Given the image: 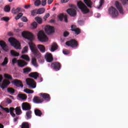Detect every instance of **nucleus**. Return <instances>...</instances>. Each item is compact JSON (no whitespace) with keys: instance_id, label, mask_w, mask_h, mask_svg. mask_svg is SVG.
Masks as SVG:
<instances>
[{"instance_id":"338daca9","label":"nucleus","mask_w":128,"mask_h":128,"mask_svg":"<svg viewBox=\"0 0 128 128\" xmlns=\"http://www.w3.org/2000/svg\"><path fill=\"white\" fill-rule=\"evenodd\" d=\"M18 26L20 28H22L24 26V23H19Z\"/></svg>"},{"instance_id":"49530a36","label":"nucleus","mask_w":128,"mask_h":128,"mask_svg":"<svg viewBox=\"0 0 128 128\" xmlns=\"http://www.w3.org/2000/svg\"><path fill=\"white\" fill-rule=\"evenodd\" d=\"M24 14L22 12L19 13L15 18V20H20V18L22 17V16H23Z\"/></svg>"},{"instance_id":"7c9ffc66","label":"nucleus","mask_w":128,"mask_h":128,"mask_svg":"<svg viewBox=\"0 0 128 128\" xmlns=\"http://www.w3.org/2000/svg\"><path fill=\"white\" fill-rule=\"evenodd\" d=\"M10 53L12 56H20V54L18 52H16V51L14 50H11Z\"/></svg>"},{"instance_id":"6ab92c4d","label":"nucleus","mask_w":128,"mask_h":128,"mask_svg":"<svg viewBox=\"0 0 128 128\" xmlns=\"http://www.w3.org/2000/svg\"><path fill=\"white\" fill-rule=\"evenodd\" d=\"M66 12L71 16H75L76 15V10L74 8H69L67 10Z\"/></svg>"},{"instance_id":"0e129e2a","label":"nucleus","mask_w":128,"mask_h":128,"mask_svg":"<svg viewBox=\"0 0 128 128\" xmlns=\"http://www.w3.org/2000/svg\"><path fill=\"white\" fill-rule=\"evenodd\" d=\"M68 2V0H61L62 4Z\"/></svg>"},{"instance_id":"e2e57ef3","label":"nucleus","mask_w":128,"mask_h":128,"mask_svg":"<svg viewBox=\"0 0 128 128\" xmlns=\"http://www.w3.org/2000/svg\"><path fill=\"white\" fill-rule=\"evenodd\" d=\"M52 2H54V0H48V4H52Z\"/></svg>"},{"instance_id":"cd10ccee","label":"nucleus","mask_w":128,"mask_h":128,"mask_svg":"<svg viewBox=\"0 0 128 128\" xmlns=\"http://www.w3.org/2000/svg\"><path fill=\"white\" fill-rule=\"evenodd\" d=\"M32 112L30 110H28V112H26V116L27 118V120H30V118H32Z\"/></svg>"},{"instance_id":"13d9d810","label":"nucleus","mask_w":128,"mask_h":128,"mask_svg":"<svg viewBox=\"0 0 128 128\" xmlns=\"http://www.w3.org/2000/svg\"><path fill=\"white\" fill-rule=\"evenodd\" d=\"M121 0L123 3V4H128V0Z\"/></svg>"},{"instance_id":"774afa93","label":"nucleus","mask_w":128,"mask_h":128,"mask_svg":"<svg viewBox=\"0 0 128 128\" xmlns=\"http://www.w3.org/2000/svg\"><path fill=\"white\" fill-rule=\"evenodd\" d=\"M18 120V117H16V118H14V122H16Z\"/></svg>"},{"instance_id":"4d7b16f0","label":"nucleus","mask_w":128,"mask_h":128,"mask_svg":"<svg viewBox=\"0 0 128 128\" xmlns=\"http://www.w3.org/2000/svg\"><path fill=\"white\" fill-rule=\"evenodd\" d=\"M68 34H70V33H68V32L66 31L64 33V38H66V36H68Z\"/></svg>"},{"instance_id":"f3484780","label":"nucleus","mask_w":128,"mask_h":128,"mask_svg":"<svg viewBox=\"0 0 128 128\" xmlns=\"http://www.w3.org/2000/svg\"><path fill=\"white\" fill-rule=\"evenodd\" d=\"M18 66L19 68H24L26 66H28V62L22 60H18Z\"/></svg>"},{"instance_id":"a18cd8bd","label":"nucleus","mask_w":128,"mask_h":128,"mask_svg":"<svg viewBox=\"0 0 128 128\" xmlns=\"http://www.w3.org/2000/svg\"><path fill=\"white\" fill-rule=\"evenodd\" d=\"M4 12H8L10 11V8L8 6H6L4 8Z\"/></svg>"},{"instance_id":"ddd939ff","label":"nucleus","mask_w":128,"mask_h":128,"mask_svg":"<svg viewBox=\"0 0 128 128\" xmlns=\"http://www.w3.org/2000/svg\"><path fill=\"white\" fill-rule=\"evenodd\" d=\"M12 83L17 88H24V84H22V82L20 80L18 79L14 80Z\"/></svg>"},{"instance_id":"bf43d9fd","label":"nucleus","mask_w":128,"mask_h":128,"mask_svg":"<svg viewBox=\"0 0 128 128\" xmlns=\"http://www.w3.org/2000/svg\"><path fill=\"white\" fill-rule=\"evenodd\" d=\"M71 28H72L71 30L72 32H74V30H76V26L75 25H72Z\"/></svg>"},{"instance_id":"09e8293b","label":"nucleus","mask_w":128,"mask_h":128,"mask_svg":"<svg viewBox=\"0 0 128 128\" xmlns=\"http://www.w3.org/2000/svg\"><path fill=\"white\" fill-rule=\"evenodd\" d=\"M1 20H4V22H8V20H10V18L8 16H4L1 18Z\"/></svg>"},{"instance_id":"5701e85b","label":"nucleus","mask_w":128,"mask_h":128,"mask_svg":"<svg viewBox=\"0 0 128 128\" xmlns=\"http://www.w3.org/2000/svg\"><path fill=\"white\" fill-rule=\"evenodd\" d=\"M84 2L86 4L88 8H92V2L90 0H84Z\"/></svg>"},{"instance_id":"c03bdc74","label":"nucleus","mask_w":128,"mask_h":128,"mask_svg":"<svg viewBox=\"0 0 128 128\" xmlns=\"http://www.w3.org/2000/svg\"><path fill=\"white\" fill-rule=\"evenodd\" d=\"M4 77L5 78H8V80H12V76L8 74H4Z\"/></svg>"},{"instance_id":"412c9836","label":"nucleus","mask_w":128,"mask_h":128,"mask_svg":"<svg viewBox=\"0 0 128 128\" xmlns=\"http://www.w3.org/2000/svg\"><path fill=\"white\" fill-rule=\"evenodd\" d=\"M30 78H32L34 80H38V78L40 77V74L38 72H32L29 74Z\"/></svg>"},{"instance_id":"f8f14e48","label":"nucleus","mask_w":128,"mask_h":128,"mask_svg":"<svg viewBox=\"0 0 128 128\" xmlns=\"http://www.w3.org/2000/svg\"><path fill=\"white\" fill-rule=\"evenodd\" d=\"M0 46H1L2 50L8 52V46L4 40H0Z\"/></svg>"},{"instance_id":"bb28decb","label":"nucleus","mask_w":128,"mask_h":128,"mask_svg":"<svg viewBox=\"0 0 128 128\" xmlns=\"http://www.w3.org/2000/svg\"><path fill=\"white\" fill-rule=\"evenodd\" d=\"M21 128H30V124L28 122H24L20 126Z\"/></svg>"},{"instance_id":"3c124183","label":"nucleus","mask_w":128,"mask_h":128,"mask_svg":"<svg viewBox=\"0 0 128 128\" xmlns=\"http://www.w3.org/2000/svg\"><path fill=\"white\" fill-rule=\"evenodd\" d=\"M38 26V23L36 22H34L32 24V28H36Z\"/></svg>"},{"instance_id":"a19ab883","label":"nucleus","mask_w":128,"mask_h":128,"mask_svg":"<svg viewBox=\"0 0 128 128\" xmlns=\"http://www.w3.org/2000/svg\"><path fill=\"white\" fill-rule=\"evenodd\" d=\"M28 46H26L22 51V54H26L28 52Z\"/></svg>"},{"instance_id":"9d476101","label":"nucleus","mask_w":128,"mask_h":128,"mask_svg":"<svg viewBox=\"0 0 128 128\" xmlns=\"http://www.w3.org/2000/svg\"><path fill=\"white\" fill-rule=\"evenodd\" d=\"M45 32L48 34H50L52 32H54V28L53 26H50L49 25L46 26L45 27Z\"/></svg>"},{"instance_id":"8fccbe9b","label":"nucleus","mask_w":128,"mask_h":128,"mask_svg":"<svg viewBox=\"0 0 128 128\" xmlns=\"http://www.w3.org/2000/svg\"><path fill=\"white\" fill-rule=\"evenodd\" d=\"M31 14L32 16H36V14H38V10H32Z\"/></svg>"},{"instance_id":"37998d69","label":"nucleus","mask_w":128,"mask_h":128,"mask_svg":"<svg viewBox=\"0 0 128 128\" xmlns=\"http://www.w3.org/2000/svg\"><path fill=\"white\" fill-rule=\"evenodd\" d=\"M64 18V14H60L58 16V20H60V22H62Z\"/></svg>"},{"instance_id":"393cba45","label":"nucleus","mask_w":128,"mask_h":128,"mask_svg":"<svg viewBox=\"0 0 128 128\" xmlns=\"http://www.w3.org/2000/svg\"><path fill=\"white\" fill-rule=\"evenodd\" d=\"M34 114L37 116H42V112L38 109L34 110Z\"/></svg>"},{"instance_id":"4468645a","label":"nucleus","mask_w":128,"mask_h":128,"mask_svg":"<svg viewBox=\"0 0 128 128\" xmlns=\"http://www.w3.org/2000/svg\"><path fill=\"white\" fill-rule=\"evenodd\" d=\"M22 106L23 110H30V109L32 108V106H30V104L28 102H23Z\"/></svg>"},{"instance_id":"473e14b6","label":"nucleus","mask_w":128,"mask_h":128,"mask_svg":"<svg viewBox=\"0 0 128 128\" xmlns=\"http://www.w3.org/2000/svg\"><path fill=\"white\" fill-rule=\"evenodd\" d=\"M35 20H36L39 24H42V19L40 17H36Z\"/></svg>"},{"instance_id":"052dcab7","label":"nucleus","mask_w":128,"mask_h":128,"mask_svg":"<svg viewBox=\"0 0 128 128\" xmlns=\"http://www.w3.org/2000/svg\"><path fill=\"white\" fill-rule=\"evenodd\" d=\"M6 102H7L8 104H12V100H10V98H8L6 100Z\"/></svg>"},{"instance_id":"a878e982","label":"nucleus","mask_w":128,"mask_h":128,"mask_svg":"<svg viewBox=\"0 0 128 128\" xmlns=\"http://www.w3.org/2000/svg\"><path fill=\"white\" fill-rule=\"evenodd\" d=\"M58 46L56 43V42L53 43L51 46V49H50L51 52H54V50H58Z\"/></svg>"},{"instance_id":"69168bd1","label":"nucleus","mask_w":128,"mask_h":128,"mask_svg":"<svg viewBox=\"0 0 128 128\" xmlns=\"http://www.w3.org/2000/svg\"><path fill=\"white\" fill-rule=\"evenodd\" d=\"M30 5H26L24 6V8H26V10H28V8H30Z\"/></svg>"},{"instance_id":"20e7f679","label":"nucleus","mask_w":128,"mask_h":128,"mask_svg":"<svg viewBox=\"0 0 128 128\" xmlns=\"http://www.w3.org/2000/svg\"><path fill=\"white\" fill-rule=\"evenodd\" d=\"M38 40L40 42H48V38L44 31H40L38 34Z\"/></svg>"},{"instance_id":"c756f323","label":"nucleus","mask_w":128,"mask_h":128,"mask_svg":"<svg viewBox=\"0 0 128 128\" xmlns=\"http://www.w3.org/2000/svg\"><path fill=\"white\" fill-rule=\"evenodd\" d=\"M32 72V68L30 67H27L23 69L24 74H28V72Z\"/></svg>"},{"instance_id":"ea45409f","label":"nucleus","mask_w":128,"mask_h":128,"mask_svg":"<svg viewBox=\"0 0 128 128\" xmlns=\"http://www.w3.org/2000/svg\"><path fill=\"white\" fill-rule=\"evenodd\" d=\"M24 92H26V94H34V90L28 88L24 89Z\"/></svg>"},{"instance_id":"79ce46f5","label":"nucleus","mask_w":128,"mask_h":128,"mask_svg":"<svg viewBox=\"0 0 128 128\" xmlns=\"http://www.w3.org/2000/svg\"><path fill=\"white\" fill-rule=\"evenodd\" d=\"M8 58L6 57L4 59V62L2 64V66H6V64H8Z\"/></svg>"},{"instance_id":"7ed1b4c3","label":"nucleus","mask_w":128,"mask_h":128,"mask_svg":"<svg viewBox=\"0 0 128 128\" xmlns=\"http://www.w3.org/2000/svg\"><path fill=\"white\" fill-rule=\"evenodd\" d=\"M8 42H10L11 46H14L16 50H20V44L16 38L12 37L8 39Z\"/></svg>"},{"instance_id":"5fc2aeb1","label":"nucleus","mask_w":128,"mask_h":128,"mask_svg":"<svg viewBox=\"0 0 128 128\" xmlns=\"http://www.w3.org/2000/svg\"><path fill=\"white\" fill-rule=\"evenodd\" d=\"M46 4V0H42V6H44Z\"/></svg>"},{"instance_id":"423d86ee","label":"nucleus","mask_w":128,"mask_h":128,"mask_svg":"<svg viewBox=\"0 0 128 128\" xmlns=\"http://www.w3.org/2000/svg\"><path fill=\"white\" fill-rule=\"evenodd\" d=\"M26 84L30 88H36V83L32 78H28L26 80Z\"/></svg>"},{"instance_id":"4be33fe9","label":"nucleus","mask_w":128,"mask_h":128,"mask_svg":"<svg viewBox=\"0 0 128 128\" xmlns=\"http://www.w3.org/2000/svg\"><path fill=\"white\" fill-rule=\"evenodd\" d=\"M24 12V9H22V8H18L16 9L14 8H13L12 10V12L14 14H18V12Z\"/></svg>"},{"instance_id":"e433bc0d","label":"nucleus","mask_w":128,"mask_h":128,"mask_svg":"<svg viewBox=\"0 0 128 128\" xmlns=\"http://www.w3.org/2000/svg\"><path fill=\"white\" fill-rule=\"evenodd\" d=\"M42 4V2H40V0H36L34 2V4L36 6H40Z\"/></svg>"},{"instance_id":"c9c22d12","label":"nucleus","mask_w":128,"mask_h":128,"mask_svg":"<svg viewBox=\"0 0 128 128\" xmlns=\"http://www.w3.org/2000/svg\"><path fill=\"white\" fill-rule=\"evenodd\" d=\"M100 5L96 7V8L98 10H100L102 6V4H104V0H100V2H99Z\"/></svg>"},{"instance_id":"9b49d317","label":"nucleus","mask_w":128,"mask_h":128,"mask_svg":"<svg viewBox=\"0 0 128 128\" xmlns=\"http://www.w3.org/2000/svg\"><path fill=\"white\" fill-rule=\"evenodd\" d=\"M40 96L43 99L44 102V100H46V102H50V96L48 94L40 93Z\"/></svg>"},{"instance_id":"aec40b11","label":"nucleus","mask_w":128,"mask_h":128,"mask_svg":"<svg viewBox=\"0 0 128 128\" xmlns=\"http://www.w3.org/2000/svg\"><path fill=\"white\" fill-rule=\"evenodd\" d=\"M116 8H118V10H119L120 14H124V9L122 8V4H120L118 2H116Z\"/></svg>"},{"instance_id":"f03ea898","label":"nucleus","mask_w":128,"mask_h":128,"mask_svg":"<svg viewBox=\"0 0 128 128\" xmlns=\"http://www.w3.org/2000/svg\"><path fill=\"white\" fill-rule=\"evenodd\" d=\"M77 6L80 8V10H81L82 12L84 14H88V12H90V10L88 8V7L86 6V4H84L82 1H80L78 2Z\"/></svg>"},{"instance_id":"58836bf2","label":"nucleus","mask_w":128,"mask_h":128,"mask_svg":"<svg viewBox=\"0 0 128 128\" xmlns=\"http://www.w3.org/2000/svg\"><path fill=\"white\" fill-rule=\"evenodd\" d=\"M32 64L34 66H36L37 68L38 66V64H36V59L35 58H33L32 60Z\"/></svg>"},{"instance_id":"680f3d73","label":"nucleus","mask_w":128,"mask_h":128,"mask_svg":"<svg viewBox=\"0 0 128 128\" xmlns=\"http://www.w3.org/2000/svg\"><path fill=\"white\" fill-rule=\"evenodd\" d=\"M64 22H68V16H66V15L64 16Z\"/></svg>"},{"instance_id":"2f4dec72","label":"nucleus","mask_w":128,"mask_h":128,"mask_svg":"<svg viewBox=\"0 0 128 128\" xmlns=\"http://www.w3.org/2000/svg\"><path fill=\"white\" fill-rule=\"evenodd\" d=\"M16 114L20 116L22 114V110H20V107H17L15 109Z\"/></svg>"},{"instance_id":"6e6552de","label":"nucleus","mask_w":128,"mask_h":128,"mask_svg":"<svg viewBox=\"0 0 128 128\" xmlns=\"http://www.w3.org/2000/svg\"><path fill=\"white\" fill-rule=\"evenodd\" d=\"M109 14L112 16V18H116L118 16V12L116 9L112 6L110 7L108 10Z\"/></svg>"},{"instance_id":"f257e3e1","label":"nucleus","mask_w":128,"mask_h":128,"mask_svg":"<svg viewBox=\"0 0 128 128\" xmlns=\"http://www.w3.org/2000/svg\"><path fill=\"white\" fill-rule=\"evenodd\" d=\"M22 34L23 38H26V40L30 41L28 42V44L30 50H31L34 56V57L36 58H40V53L36 48V45H34V42H32V40H34V36L32 33L29 32H22Z\"/></svg>"},{"instance_id":"603ef678","label":"nucleus","mask_w":128,"mask_h":128,"mask_svg":"<svg viewBox=\"0 0 128 128\" xmlns=\"http://www.w3.org/2000/svg\"><path fill=\"white\" fill-rule=\"evenodd\" d=\"M18 60H16V58H14L12 60V64H18Z\"/></svg>"},{"instance_id":"0eeeda50","label":"nucleus","mask_w":128,"mask_h":128,"mask_svg":"<svg viewBox=\"0 0 128 128\" xmlns=\"http://www.w3.org/2000/svg\"><path fill=\"white\" fill-rule=\"evenodd\" d=\"M0 108L3 110H4V112H8V113L10 112V114L13 118H14V116H16V114H14V110H15L14 108L11 107L10 108V109H8V108H4L2 106H0Z\"/></svg>"},{"instance_id":"864d4df0","label":"nucleus","mask_w":128,"mask_h":128,"mask_svg":"<svg viewBox=\"0 0 128 128\" xmlns=\"http://www.w3.org/2000/svg\"><path fill=\"white\" fill-rule=\"evenodd\" d=\"M22 22H26L28 20V18H26V17L23 16L22 18Z\"/></svg>"},{"instance_id":"2eb2a0df","label":"nucleus","mask_w":128,"mask_h":128,"mask_svg":"<svg viewBox=\"0 0 128 128\" xmlns=\"http://www.w3.org/2000/svg\"><path fill=\"white\" fill-rule=\"evenodd\" d=\"M32 100L34 104H42V102H44V99H42L41 96H34Z\"/></svg>"},{"instance_id":"f704fd0d","label":"nucleus","mask_w":128,"mask_h":128,"mask_svg":"<svg viewBox=\"0 0 128 128\" xmlns=\"http://www.w3.org/2000/svg\"><path fill=\"white\" fill-rule=\"evenodd\" d=\"M21 58H23V60H26V62H30V57H28V55H22Z\"/></svg>"},{"instance_id":"de8ad7c7","label":"nucleus","mask_w":128,"mask_h":128,"mask_svg":"<svg viewBox=\"0 0 128 128\" xmlns=\"http://www.w3.org/2000/svg\"><path fill=\"white\" fill-rule=\"evenodd\" d=\"M73 32H74L76 34H80V29L76 28V30H73Z\"/></svg>"},{"instance_id":"a211bd4d","label":"nucleus","mask_w":128,"mask_h":128,"mask_svg":"<svg viewBox=\"0 0 128 128\" xmlns=\"http://www.w3.org/2000/svg\"><path fill=\"white\" fill-rule=\"evenodd\" d=\"M10 84V82L8 80H4L2 84H0V86L2 90H4L6 88H8V86Z\"/></svg>"},{"instance_id":"72a5a7b5","label":"nucleus","mask_w":128,"mask_h":128,"mask_svg":"<svg viewBox=\"0 0 128 128\" xmlns=\"http://www.w3.org/2000/svg\"><path fill=\"white\" fill-rule=\"evenodd\" d=\"M44 8H40L39 9L37 10L38 14H42L44 12Z\"/></svg>"},{"instance_id":"c85d7f7f","label":"nucleus","mask_w":128,"mask_h":128,"mask_svg":"<svg viewBox=\"0 0 128 128\" xmlns=\"http://www.w3.org/2000/svg\"><path fill=\"white\" fill-rule=\"evenodd\" d=\"M18 98H19L22 100H26V98H28V96H26V95L22 94H18Z\"/></svg>"},{"instance_id":"6e6d98bb","label":"nucleus","mask_w":128,"mask_h":128,"mask_svg":"<svg viewBox=\"0 0 128 128\" xmlns=\"http://www.w3.org/2000/svg\"><path fill=\"white\" fill-rule=\"evenodd\" d=\"M63 54H70V51L68 50H63Z\"/></svg>"},{"instance_id":"1a4fd4ad","label":"nucleus","mask_w":128,"mask_h":128,"mask_svg":"<svg viewBox=\"0 0 128 128\" xmlns=\"http://www.w3.org/2000/svg\"><path fill=\"white\" fill-rule=\"evenodd\" d=\"M60 63L58 62H53L51 64V68L54 70H60L61 68Z\"/></svg>"},{"instance_id":"b1692460","label":"nucleus","mask_w":128,"mask_h":128,"mask_svg":"<svg viewBox=\"0 0 128 128\" xmlns=\"http://www.w3.org/2000/svg\"><path fill=\"white\" fill-rule=\"evenodd\" d=\"M38 48H39L41 52H42V53L46 52V47H44V46L43 45L38 44Z\"/></svg>"},{"instance_id":"dca6fc26","label":"nucleus","mask_w":128,"mask_h":128,"mask_svg":"<svg viewBox=\"0 0 128 128\" xmlns=\"http://www.w3.org/2000/svg\"><path fill=\"white\" fill-rule=\"evenodd\" d=\"M44 58L48 62H52L54 60V58H52V55L50 53L47 52L45 54Z\"/></svg>"},{"instance_id":"39448f33","label":"nucleus","mask_w":128,"mask_h":128,"mask_svg":"<svg viewBox=\"0 0 128 128\" xmlns=\"http://www.w3.org/2000/svg\"><path fill=\"white\" fill-rule=\"evenodd\" d=\"M66 46H70L73 48H78V43L77 42L76 40L72 39L69 41L66 42Z\"/></svg>"},{"instance_id":"4c0bfd02","label":"nucleus","mask_w":128,"mask_h":128,"mask_svg":"<svg viewBox=\"0 0 128 128\" xmlns=\"http://www.w3.org/2000/svg\"><path fill=\"white\" fill-rule=\"evenodd\" d=\"M7 90L9 94H14V89L13 88H8Z\"/></svg>"}]
</instances>
